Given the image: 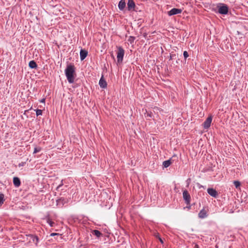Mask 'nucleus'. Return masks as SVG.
Segmentation results:
<instances>
[{
	"mask_svg": "<svg viewBox=\"0 0 248 248\" xmlns=\"http://www.w3.org/2000/svg\"><path fill=\"white\" fill-rule=\"evenodd\" d=\"M76 68L74 65L69 64L65 69V74L69 83L74 82L76 74Z\"/></svg>",
	"mask_w": 248,
	"mask_h": 248,
	"instance_id": "obj_1",
	"label": "nucleus"
},
{
	"mask_svg": "<svg viewBox=\"0 0 248 248\" xmlns=\"http://www.w3.org/2000/svg\"><path fill=\"white\" fill-rule=\"evenodd\" d=\"M217 8L218 9V12L221 15H226L228 13V6L224 3H219L217 5Z\"/></svg>",
	"mask_w": 248,
	"mask_h": 248,
	"instance_id": "obj_2",
	"label": "nucleus"
},
{
	"mask_svg": "<svg viewBox=\"0 0 248 248\" xmlns=\"http://www.w3.org/2000/svg\"><path fill=\"white\" fill-rule=\"evenodd\" d=\"M124 54V50L121 46L118 47L117 58L118 62H121L123 61Z\"/></svg>",
	"mask_w": 248,
	"mask_h": 248,
	"instance_id": "obj_3",
	"label": "nucleus"
},
{
	"mask_svg": "<svg viewBox=\"0 0 248 248\" xmlns=\"http://www.w3.org/2000/svg\"><path fill=\"white\" fill-rule=\"evenodd\" d=\"M183 198L187 205L190 204L191 196L186 190H185L183 192Z\"/></svg>",
	"mask_w": 248,
	"mask_h": 248,
	"instance_id": "obj_4",
	"label": "nucleus"
},
{
	"mask_svg": "<svg viewBox=\"0 0 248 248\" xmlns=\"http://www.w3.org/2000/svg\"><path fill=\"white\" fill-rule=\"evenodd\" d=\"M182 12V10L181 9L174 8L171 9L170 11H168V14L169 16H171L177 14H181Z\"/></svg>",
	"mask_w": 248,
	"mask_h": 248,
	"instance_id": "obj_5",
	"label": "nucleus"
},
{
	"mask_svg": "<svg viewBox=\"0 0 248 248\" xmlns=\"http://www.w3.org/2000/svg\"><path fill=\"white\" fill-rule=\"evenodd\" d=\"M212 121V116H208L202 124L204 129H208L210 126Z\"/></svg>",
	"mask_w": 248,
	"mask_h": 248,
	"instance_id": "obj_6",
	"label": "nucleus"
},
{
	"mask_svg": "<svg viewBox=\"0 0 248 248\" xmlns=\"http://www.w3.org/2000/svg\"><path fill=\"white\" fill-rule=\"evenodd\" d=\"M67 202L68 200L64 198H61L56 201L57 205L59 207H62Z\"/></svg>",
	"mask_w": 248,
	"mask_h": 248,
	"instance_id": "obj_7",
	"label": "nucleus"
},
{
	"mask_svg": "<svg viewBox=\"0 0 248 248\" xmlns=\"http://www.w3.org/2000/svg\"><path fill=\"white\" fill-rule=\"evenodd\" d=\"M136 7L133 0H128L127 2V9L128 11H134Z\"/></svg>",
	"mask_w": 248,
	"mask_h": 248,
	"instance_id": "obj_8",
	"label": "nucleus"
},
{
	"mask_svg": "<svg viewBox=\"0 0 248 248\" xmlns=\"http://www.w3.org/2000/svg\"><path fill=\"white\" fill-rule=\"evenodd\" d=\"M207 191L208 193L214 198H217L218 196L217 192L213 188H208Z\"/></svg>",
	"mask_w": 248,
	"mask_h": 248,
	"instance_id": "obj_9",
	"label": "nucleus"
},
{
	"mask_svg": "<svg viewBox=\"0 0 248 248\" xmlns=\"http://www.w3.org/2000/svg\"><path fill=\"white\" fill-rule=\"evenodd\" d=\"M99 85L100 87L102 88H106L107 86V83L105 79H104L103 76H102L101 78L100 79L99 82Z\"/></svg>",
	"mask_w": 248,
	"mask_h": 248,
	"instance_id": "obj_10",
	"label": "nucleus"
},
{
	"mask_svg": "<svg viewBox=\"0 0 248 248\" xmlns=\"http://www.w3.org/2000/svg\"><path fill=\"white\" fill-rule=\"evenodd\" d=\"M88 54V52L87 50L85 49H81L80 51V58L81 61L84 60L85 58L87 57Z\"/></svg>",
	"mask_w": 248,
	"mask_h": 248,
	"instance_id": "obj_11",
	"label": "nucleus"
},
{
	"mask_svg": "<svg viewBox=\"0 0 248 248\" xmlns=\"http://www.w3.org/2000/svg\"><path fill=\"white\" fill-rule=\"evenodd\" d=\"M13 184L16 187H19L21 185V182L19 178L17 177H14Z\"/></svg>",
	"mask_w": 248,
	"mask_h": 248,
	"instance_id": "obj_12",
	"label": "nucleus"
},
{
	"mask_svg": "<svg viewBox=\"0 0 248 248\" xmlns=\"http://www.w3.org/2000/svg\"><path fill=\"white\" fill-rule=\"evenodd\" d=\"M144 116L147 120H151L153 118V113L151 111H148L146 110L144 112Z\"/></svg>",
	"mask_w": 248,
	"mask_h": 248,
	"instance_id": "obj_13",
	"label": "nucleus"
},
{
	"mask_svg": "<svg viewBox=\"0 0 248 248\" xmlns=\"http://www.w3.org/2000/svg\"><path fill=\"white\" fill-rule=\"evenodd\" d=\"M125 7V2L124 0H121L118 4V7L120 10H123Z\"/></svg>",
	"mask_w": 248,
	"mask_h": 248,
	"instance_id": "obj_14",
	"label": "nucleus"
},
{
	"mask_svg": "<svg viewBox=\"0 0 248 248\" xmlns=\"http://www.w3.org/2000/svg\"><path fill=\"white\" fill-rule=\"evenodd\" d=\"M29 66L31 69H35L37 67V64L34 61L32 60L29 62Z\"/></svg>",
	"mask_w": 248,
	"mask_h": 248,
	"instance_id": "obj_15",
	"label": "nucleus"
},
{
	"mask_svg": "<svg viewBox=\"0 0 248 248\" xmlns=\"http://www.w3.org/2000/svg\"><path fill=\"white\" fill-rule=\"evenodd\" d=\"M199 217L200 218H203L207 217L206 212L205 210L202 209L199 213Z\"/></svg>",
	"mask_w": 248,
	"mask_h": 248,
	"instance_id": "obj_16",
	"label": "nucleus"
},
{
	"mask_svg": "<svg viewBox=\"0 0 248 248\" xmlns=\"http://www.w3.org/2000/svg\"><path fill=\"white\" fill-rule=\"evenodd\" d=\"M92 233L93 235L96 236L97 238H99L100 237L103 236V234L98 230H94L92 231Z\"/></svg>",
	"mask_w": 248,
	"mask_h": 248,
	"instance_id": "obj_17",
	"label": "nucleus"
},
{
	"mask_svg": "<svg viewBox=\"0 0 248 248\" xmlns=\"http://www.w3.org/2000/svg\"><path fill=\"white\" fill-rule=\"evenodd\" d=\"M171 164V161L170 159H169V160L164 161L163 162V165L164 167H165V168H168V167H169L170 165Z\"/></svg>",
	"mask_w": 248,
	"mask_h": 248,
	"instance_id": "obj_18",
	"label": "nucleus"
},
{
	"mask_svg": "<svg viewBox=\"0 0 248 248\" xmlns=\"http://www.w3.org/2000/svg\"><path fill=\"white\" fill-rule=\"evenodd\" d=\"M4 195L3 194H0V206H1L4 202Z\"/></svg>",
	"mask_w": 248,
	"mask_h": 248,
	"instance_id": "obj_19",
	"label": "nucleus"
},
{
	"mask_svg": "<svg viewBox=\"0 0 248 248\" xmlns=\"http://www.w3.org/2000/svg\"><path fill=\"white\" fill-rule=\"evenodd\" d=\"M135 40V37L134 36H130L128 39V41L130 42V44H133Z\"/></svg>",
	"mask_w": 248,
	"mask_h": 248,
	"instance_id": "obj_20",
	"label": "nucleus"
},
{
	"mask_svg": "<svg viewBox=\"0 0 248 248\" xmlns=\"http://www.w3.org/2000/svg\"><path fill=\"white\" fill-rule=\"evenodd\" d=\"M47 222L48 223V224L51 226V227H53L54 224H55V223L54 222H53V221H52L51 219H50L49 218H48L47 220Z\"/></svg>",
	"mask_w": 248,
	"mask_h": 248,
	"instance_id": "obj_21",
	"label": "nucleus"
},
{
	"mask_svg": "<svg viewBox=\"0 0 248 248\" xmlns=\"http://www.w3.org/2000/svg\"><path fill=\"white\" fill-rule=\"evenodd\" d=\"M233 184H234V185L236 187V188L239 187L241 185L240 182L238 181H234Z\"/></svg>",
	"mask_w": 248,
	"mask_h": 248,
	"instance_id": "obj_22",
	"label": "nucleus"
},
{
	"mask_svg": "<svg viewBox=\"0 0 248 248\" xmlns=\"http://www.w3.org/2000/svg\"><path fill=\"white\" fill-rule=\"evenodd\" d=\"M36 115L39 116L42 114V110L41 109H37L35 110Z\"/></svg>",
	"mask_w": 248,
	"mask_h": 248,
	"instance_id": "obj_23",
	"label": "nucleus"
},
{
	"mask_svg": "<svg viewBox=\"0 0 248 248\" xmlns=\"http://www.w3.org/2000/svg\"><path fill=\"white\" fill-rule=\"evenodd\" d=\"M41 150V148L40 147H35L33 151V154H36L39 152H40Z\"/></svg>",
	"mask_w": 248,
	"mask_h": 248,
	"instance_id": "obj_24",
	"label": "nucleus"
},
{
	"mask_svg": "<svg viewBox=\"0 0 248 248\" xmlns=\"http://www.w3.org/2000/svg\"><path fill=\"white\" fill-rule=\"evenodd\" d=\"M183 55L185 59H186L189 56L188 52L186 51H185L184 52Z\"/></svg>",
	"mask_w": 248,
	"mask_h": 248,
	"instance_id": "obj_25",
	"label": "nucleus"
},
{
	"mask_svg": "<svg viewBox=\"0 0 248 248\" xmlns=\"http://www.w3.org/2000/svg\"><path fill=\"white\" fill-rule=\"evenodd\" d=\"M175 57H176V55L175 54H170V60H172L173 59H174V58Z\"/></svg>",
	"mask_w": 248,
	"mask_h": 248,
	"instance_id": "obj_26",
	"label": "nucleus"
},
{
	"mask_svg": "<svg viewBox=\"0 0 248 248\" xmlns=\"http://www.w3.org/2000/svg\"><path fill=\"white\" fill-rule=\"evenodd\" d=\"M35 239L36 240V244H37V243L38 242V240H39V239H38V237L35 236L34 238V239H33V241H35Z\"/></svg>",
	"mask_w": 248,
	"mask_h": 248,
	"instance_id": "obj_27",
	"label": "nucleus"
},
{
	"mask_svg": "<svg viewBox=\"0 0 248 248\" xmlns=\"http://www.w3.org/2000/svg\"><path fill=\"white\" fill-rule=\"evenodd\" d=\"M55 235H59V233H51L50 234V236H55Z\"/></svg>",
	"mask_w": 248,
	"mask_h": 248,
	"instance_id": "obj_28",
	"label": "nucleus"
},
{
	"mask_svg": "<svg viewBox=\"0 0 248 248\" xmlns=\"http://www.w3.org/2000/svg\"><path fill=\"white\" fill-rule=\"evenodd\" d=\"M45 100H46L45 98H43L41 100H40V102L41 103H44L45 102Z\"/></svg>",
	"mask_w": 248,
	"mask_h": 248,
	"instance_id": "obj_29",
	"label": "nucleus"
},
{
	"mask_svg": "<svg viewBox=\"0 0 248 248\" xmlns=\"http://www.w3.org/2000/svg\"><path fill=\"white\" fill-rule=\"evenodd\" d=\"M62 185V184H61V185H59L57 187V190H58L59 188Z\"/></svg>",
	"mask_w": 248,
	"mask_h": 248,
	"instance_id": "obj_30",
	"label": "nucleus"
},
{
	"mask_svg": "<svg viewBox=\"0 0 248 248\" xmlns=\"http://www.w3.org/2000/svg\"><path fill=\"white\" fill-rule=\"evenodd\" d=\"M194 248H199V247L198 245H195Z\"/></svg>",
	"mask_w": 248,
	"mask_h": 248,
	"instance_id": "obj_31",
	"label": "nucleus"
},
{
	"mask_svg": "<svg viewBox=\"0 0 248 248\" xmlns=\"http://www.w3.org/2000/svg\"><path fill=\"white\" fill-rule=\"evenodd\" d=\"M160 242L162 243H163V241L161 239H160Z\"/></svg>",
	"mask_w": 248,
	"mask_h": 248,
	"instance_id": "obj_32",
	"label": "nucleus"
}]
</instances>
